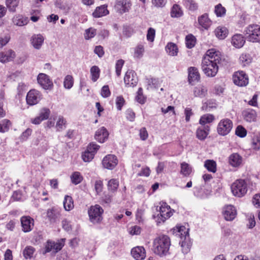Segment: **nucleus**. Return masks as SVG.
Masks as SVG:
<instances>
[{"label": "nucleus", "instance_id": "47", "mask_svg": "<svg viewBox=\"0 0 260 260\" xmlns=\"http://www.w3.org/2000/svg\"><path fill=\"white\" fill-rule=\"evenodd\" d=\"M184 5L190 11H194L198 9V4L194 0H185Z\"/></svg>", "mask_w": 260, "mask_h": 260}, {"label": "nucleus", "instance_id": "37", "mask_svg": "<svg viewBox=\"0 0 260 260\" xmlns=\"http://www.w3.org/2000/svg\"><path fill=\"white\" fill-rule=\"evenodd\" d=\"M215 34L219 39H223L227 36L228 30L225 27H218L215 30Z\"/></svg>", "mask_w": 260, "mask_h": 260}, {"label": "nucleus", "instance_id": "21", "mask_svg": "<svg viewBox=\"0 0 260 260\" xmlns=\"http://www.w3.org/2000/svg\"><path fill=\"white\" fill-rule=\"evenodd\" d=\"M200 74L197 68L190 67L188 69V81L192 85L194 84L200 80Z\"/></svg>", "mask_w": 260, "mask_h": 260}, {"label": "nucleus", "instance_id": "17", "mask_svg": "<svg viewBox=\"0 0 260 260\" xmlns=\"http://www.w3.org/2000/svg\"><path fill=\"white\" fill-rule=\"evenodd\" d=\"M60 216V210L58 208L53 207L47 210V216L51 223L58 221Z\"/></svg>", "mask_w": 260, "mask_h": 260}, {"label": "nucleus", "instance_id": "46", "mask_svg": "<svg viewBox=\"0 0 260 260\" xmlns=\"http://www.w3.org/2000/svg\"><path fill=\"white\" fill-rule=\"evenodd\" d=\"M74 84V79L72 76L68 75L64 78L63 81V86L65 88L70 89Z\"/></svg>", "mask_w": 260, "mask_h": 260}, {"label": "nucleus", "instance_id": "26", "mask_svg": "<svg viewBox=\"0 0 260 260\" xmlns=\"http://www.w3.org/2000/svg\"><path fill=\"white\" fill-rule=\"evenodd\" d=\"M231 43L236 48H240L244 45L245 40L242 35L236 34L233 36Z\"/></svg>", "mask_w": 260, "mask_h": 260}, {"label": "nucleus", "instance_id": "12", "mask_svg": "<svg viewBox=\"0 0 260 260\" xmlns=\"http://www.w3.org/2000/svg\"><path fill=\"white\" fill-rule=\"evenodd\" d=\"M41 99L40 92L35 89L30 90L27 94L26 100L28 105H34L37 104Z\"/></svg>", "mask_w": 260, "mask_h": 260}, {"label": "nucleus", "instance_id": "31", "mask_svg": "<svg viewBox=\"0 0 260 260\" xmlns=\"http://www.w3.org/2000/svg\"><path fill=\"white\" fill-rule=\"evenodd\" d=\"M166 50L167 53L170 56H176L178 52L177 46L172 42L168 43L166 46Z\"/></svg>", "mask_w": 260, "mask_h": 260}, {"label": "nucleus", "instance_id": "27", "mask_svg": "<svg viewBox=\"0 0 260 260\" xmlns=\"http://www.w3.org/2000/svg\"><path fill=\"white\" fill-rule=\"evenodd\" d=\"M230 164L233 167H238L242 161V157L237 153L232 154L229 158Z\"/></svg>", "mask_w": 260, "mask_h": 260}, {"label": "nucleus", "instance_id": "22", "mask_svg": "<svg viewBox=\"0 0 260 260\" xmlns=\"http://www.w3.org/2000/svg\"><path fill=\"white\" fill-rule=\"evenodd\" d=\"M109 135L107 129L103 126L96 131L95 139L100 143H104L108 139Z\"/></svg>", "mask_w": 260, "mask_h": 260}, {"label": "nucleus", "instance_id": "35", "mask_svg": "<svg viewBox=\"0 0 260 260\" xmlns=\"http://www.w3.org/2000/svg\"><path fill=\"white\" fill-rule=\"evenodd\" d=\"M204 167L209 172L215 173L216 171V163L213 160H206L204 162Z\"/></svg>", "mask_w": 260, "mask_h": 260}, {"label": "nucleus", "instance_id": "2", "mask_svg": "<svg viewBox=\"0 0 260 260\" xmlns=\"http://www.w3.org/2000/svg\"><path fill=\"white\" fill-rule=\"evenodd\" d=\"M170 245V238L167 235H161L155 238L153 241V252L160 256H165L169 253Z\"/></svg>", "mask_w": 260, "mask_h": 260}, {"label": "nucleus", "instance_id": "42", "mask_svg": "<svg viewBox=\"0 0 260 260\" xmlns=\"http://www.w3.org/2000/svg\"><path fill=\"white\" fill-rule=\"evenodd\" d=\"M71 179L74 184L77 185L82 181L83 177L80 172H75L71 175Z\"/></svg>", "mask_w": 260, "mask_h": 260}, {"label": "nucleus", "instance_id": "56", "mask_svg": "<svg viewBox=\"0 0 260 260\" xmlns=\"http://www.w3.org/2000/svg\"><path fill=\"white\" fill-rule=\"evenodd\" d=\"M155 36V30L152 27L148 28L146 35L147 40L150 42H153Z\"/></svg>", "mask_w": 260, "mask_h": 260}, {"label": "nucleus", "instance_id": "54", "mask_svg": "<svg viewBox=\"0 0 260 260\" xmlns=\"http://www.w3.org/2000/svg\"><path fill=\"white\" fill-rule=\"evenodd\" d=\"M94 156V154L93 152L88 151V149H87L82 154V157L84 161L89 162L93 158Z\"/></svg>", "mask_w": 260, "mask_h": 260}, {"label": "nucleus", "instance_id": "23", "mask_svg": "<svg viewBox=\"0 0 260 260\" xmlns=\"http://www.w3.org/2000/svg\"><path fill=\"white\" fill-rule=\"evenodd\" d=\"M16 56L15 52L12 49L0 53V61L3 63L13 60Z\"/></svg>", "mask_w": 260, "mask_h": 260}, {"label": "nucleus", "instance_id": "13", "mask_svg": "<svg viewBox=\"0 0 260 260\" xmlns=\"http://www.w3.org/2000/svg\"><path fill=\"white\" fill-rule=\"evenodd\" d=\"M63 246V244L62 243H55V242L48 240L45 245L44 251H43V254H45L51 251L56 253L61 249Z\"/></svg>", "mask_w": 260, "mask_h": 260}, {"label": "nucleus", "instance_id": "55", "mask_svg": "<svg viewBox=\"0 0 260 260\" xmlns=\"http://www.w3.org/2000/svg\"><path fill=\"white\" fill-rule=\"evenodd\" d=\"M235 134L240 138H244L247 135V131L243 126L238 125L236 129Z\"/></svg>", "mask_w": 260, "mask_h": 260}, {"label": "nucleus", "instance_id": "8", "mask_svg": "<svg viewBox=\"0 0 260 260\" xmlns=\"http://www.w3.org/2000/svg\"><path fill=\"white\" fill-rule=\"evenodd\" d=\"M103 212V209L99 205L91 206L88 210L90 220L93 223H99L102 219Z\"/></svg>", "mask_w": 260, "mask_h": 260}, {"label": "nucleus", "instance_id": "40", "mask_svg": "<svg viewBox=\"0 0 260 260\" xmlns=\"http://www.w3.org/2000/svg\"><path fill=\"white\" fill-rule=\"evenodd\" d=\"M182 15L183 12L179 6L177 4L174 5L171 12V17L178 18L181 17Z\"/></svg>", "mask_w": 260, "mask_h": 260}, {"label": "nucleus", "instance_id": "60", "mask_svg": "<svg viewBox=\"0 0 260 260\" xmlns=\"http://www.w3.org/2000/svg\"><path fill=\"white\" fill-rule=\"evenodd\" d=\"M4 101V93L3 91H0V117H3L5 115V111L3 108Z\"/></svg>", "mask_w": 260, "mask_h": 260}, {"label": "nucleus", "instance_id": "18", "mask_svg": "<svg viewBox=\"0 0 260 260\" xmlns=\"http://www.w3.org/2000/svg\"><path fill=\"white\" fill-rule=\"evenodd\" d=\"M21 223L22 231L25 232H29L32 230L34 226V219L29 216H23L21 218Z\"/></svg>", "mask_w": 260, "mask_h": 260}, {"label": "nucleus", "instance_id": "30", "mask_svg": "<svg viewBox=\"0 0 260 260\" xmlns=\"http://www.w3.org/2000/svg\"><path fill=\"white\" fill-rule=\"evenodd\" d=\"M244 119L248 122L254 121L256 118V113L252 109H248L243 113Z\"/></svg>", "mask_w": 260, "mask_h": 260}, {"label": "nucleus", "instance_id": "57", "mask_svg": "<svg viewBox=\"0 0 260 260\" xmlns=\"http://www.w3.org/2000/svg\"><path fill=\"white\" fill-rule=\"evenodd\" d=\"M50 114V110L48 108H44L40 110L39 116L44 120L48 118Z\"/></svg>", "mask_w": 260, "mask_h": 260}, {"label": "nucleus", "instance_id": "51", "mask_svg": "<svg viewBox=\"0 0 260 260\" xmlns=\"http://www.w3.org/2000/svg\"><path fill=\"white\" fill-rule=\"evenodd\" d=\"M66 120L62 116H59L56 122V127L57 131H60L66 127Z\"/></svg>", "mask_w": 260, "mask_h": 260}, {"label": "nucleus", "instance_id": "44", "mask_svg": "<svg viewBox=\"0 0 260 260\" xmlns=\"http://www.w3.org/2000/svg\"><path fill=\"white\" fill-rule=\"evenodd\" d=\"M35 251V249L30 246H26L23 250V254L25 258H31Z\"/></svg>", "mask_w": 260, "mask_h": 260}, {"label": "nucleus", "instance_id": "62", "mask_svg": "<svg viewBox=\"0 0 260 260\" xmlns=\"http://www.w3.org/2000/svg\"><path fill=\"white\" fill-rule=\"evenodd\" d=\"M139 136L142 141H145L148 138V134L145 127H142L140 129Z\"/></svg>", "mask_w": 260, "mask_h": 260}, {"label": "nucleus", "instance_id": "34", "mask_svg": "<svg viewBox=\"0 0 260 260\" xmlns=\"http://www.w3.org/2000/svg\"><path fill=\"white\" fill-rule=\"evenodd\" d=\"M54 5L55 8L60 11L66 12L70 10V7L67 3L62 0H56L54 2Z\"/></svg>", "mask_w": 260, "mask_h": 260}, {"label": "nucleus", "instance_id": "7", "mask_svg": "<svg viewBox=\"0 0 260 260\" xmlns=\"http://www.w3.org/2000/svg\"><path fill=\"white\" fill-rule=\"evenodd\" d=\"M233 122L229 118H223L218 123L217 127V133L222 136L228 135L232 129Z\"/></svg>", "mask_w": 260, "mask_h": 260}, {"label": "nucleus", "instance_id": "25", "mask_svg": "<svg viewBox=\"0 0 260 260\" xmlns=\"http://www.w3.org/2000/svg\"><path fill=\"white\" fill-rule=\"evenodd\" d=\"M109 13L107 9V5H103L97 7L92 13V16L94 18H97L105 16Z\"/></svg>", "mask_w": 260, "mask_h": 260}, {"label": "nucleus", "instance_id": "5", "mask_svg": "<svg viewBox=\"0 0 260 260\" xmlns=\"http://www.w3.org/2000/svg\"><path fill=\"white\" fill-rule=\"evenodd\" d=\"M178 233L182 240V241L180 242V244H181L182 252L184 254H186L189 251L191 246V244L189 240L188 229L186 230L184 226H180L178 228Z\"/></svg>", "mask_w": 260, "mask_h": 260}, {"label": "nucleus", "instance_id": "20", "mask_svg": "<svg viewBox=\"0 0 260 260\" xmlns=\"http://www.w3.org/2000/svg\"><path fill=\"white\" fill-rule=\"evenodd\" d=\"M44 41L43 36L41 34L33 35L30 39V43L34 48L37 50L41 49Z\"/></svg>", "mask_w": 260, "mask_h": 260}, {"label": "nucleus", "instance_id": "45", "mask_svg": "<svg viewBox=\"0 0 260 260\" xmlns=\"http://www.w3.org/2000/svg\"><path fill=\"white\" fill-rule=\"evenodd\" d=\"M119 186V181L117 179H112L108 181V190L114 192L115 191Z\"/></svg>", "mask_w": 260, "mask_h": 260}, {"label": "nucleus", "instance_id": "4", "mask_svg": "<svg viewBox=\"0 0 260 260\" xmlns=\"http://www.w3.org/2000/svg\"><path fill=\"white\" fill-rule=\"evenodd\" d=\"M160 206L159 207V213L156 216L153 215V218L155 219L157 224L165 222V221L170 217L173 213L171 211V208L166 203H160ZM158 208V207H157ZM156 210L158 211L157 208Z\"/></svg>", "mask_w": 260, "mask_h": 260}, {"label": "nucleus", "instance_id": "10", "mask_svg": "<svg viewBox=\"0 0 260 260\" xmlns=\"http://www.w3.org/2000/svg\"><path fill=\"white\" fill-rule=\"evenodd\" d=\"M117 157L113 154H108L105 156L102 160V165L104 168L108 170H113L118 164Z\"/></svg>", "mask_w": 260, "mask_h": 260}, {"label": "nucleus", "instance_id": "49", "mask_svg": "<svg viewBox=\"0 0 260 260\" xmlns=\"http://www.w3.org/2000/svg\"><path fill=\"white\" fill-rule=\"evenodd\" d=\"M96 34V29L90 27L85 31L84 38L85 40H89L93 38Z\"/></svg>", "mask_w": 260, "mask_h": 260}, {"label": "nucleus", "instance_id": "6", "mask_svg": "<svg viewBox=\"0 0 260 260\" xmlns=\"http://www.w3.org/2000/svg\"><path fill=\"white\" fill-rule=\"evenodd\" d=\"M233 194L238 197L243 196L247 191V184L244 180H237L231 186Z\"/></svg>", "mask_w": 260, "mask_h": 260}, {"label": "nucleus", "instance_id": "64", "mask_svg": "<svg viewBox=\"0 0 260 260\" xmlns=\"http://www.w3.org/2000/svg\"><path fill=\"white\" fill-rule=\"evenodd\" d=\"M110 91L108 85H104L101 90V95L103 98H108L110 95Z\"/></svg>", "mask_w": 260, "mask_h": 260}, {"label": "nucleus", "instance_id": "53", "mask_svg": "<svg viewBox=\"0 0 260 260\" xmlns=\"http://www.w3.org/2000/svg\"><path fill=\"white\" fill-rule=\"evenodd\" d=\"M144 52V46L142 44H139L135 48V57L138 58H140L143 55Z\"/></svg>", "mask_w": 260, "mask_h": 260}, {"label": "nucleus", "instance_id": "14", "mask_svg": "<svg viewBox=\"0 0 260 260\" xmlns=\"http://www.w3.org/2000/svg\"><path fill=\"white\" fill-rule=\"evenodd\" d=\"M38 83L45 89H50L53 87V83L49 77L45 74L40 73L37 78Z\"/></svg>", "mask_w": 260, "mask_h": 260}, {"label": "nucleus", "instance_id": "15", "mask_svg": "<svg viewBox=\"0 0 260 260\" xmlns=\"http://www.w3.org/2000/svg\"><path fill=\"white\" fill-rule=\"evenodd\" d=\"M131 6L132 3L130 0H116L115 8L120 14L128 12Z\"/></svg>", "mask_w": 260, "mask_h": 260}, {"label": "nucleus", "instance_id": "41", "mask_svg": "<svg viewBox=\"0 0 260 260\" xmlns=\"http://www.w3.org/2000/svg\"><path fill=\"white\" fill-rule=\"evenodd\" d=\"M19 0H6V5L9 11L14 12L16 7L18 6Z\"/></svg>", "mask_w": 260, "mask_h": 260}, {"label": "nucleus", "instance_id": "43", "mask_svg": "<svg viewBox=\"0 0 260 260\" xmlns=\"http://www.w3.org/2000/svg\"><path fill=\"white\" fill-rule=\"evenodd\" d=\"M90 74L91 76V80L93 82H95L100 77V69L98 67L94 66L90 69Z\"/></svg>", "mask_w": 260, "mask_h": 260}, {"label": "nucleus", "instance_id": "9", "mask_svg": "<svg viewBox=\"0 0 260 260\" xmlns=\"http://www.w3.org/2000/svg\"><path fill=\"white\" fill-rule=\"evenodd\" d=\"M233 80L235 84L241 87L248 84V76L242 71L235 72L233 76Z\"/></svg>", "mask_w": 260, "mask_h": 260}, {"label": "nucleus", "instance_id": "3", "mask_svg": "<svg viewBox=\"0 0 260 260\" xmlns=\"http://www.w3.org/2000/svg\"><path fill=\"white\" fill-rule=\"evenodd\" d=\"M244 33L248 41L253 43L260 42V25L250 24L245 28Z\"/></svg>", "mask_w": 260, "mask_h": 260}, {"label": "nucleus", "instance_id": "16", "mask_svg": "<svg viewBox=\"0 0 260 260\" xmlns=\"http://www.w3.org/2000/svg\"><path fill=\"white\" fill-rule=\"evenodd\" d=\"M138 81V77L134 71H127L124 78V82L126 85L134 87L137 84Z\"/></svg>", "mask_w": 260, "mask_h": 260}, {"label": "nucleus", "instance_id": "36", "mask_svg": "<svg viewBox=\"0 0 260 260\" xmlns=\"http://www.w3.org/2000/svg\"><path fill=\"white\" fill-rule=\"evenodd\" d=\"M239 60L241 65L245 67L251 62L252 58L250 54L243 53L240 56Z\"/></svg>", "mask_w": 260, "mask_h": 260}, {"label": "nucleus", "instance_id": "38", "mask_svg": "<svg viewBox=\"0 0 260 260\" xmlns=\"http://www.w3.org/2000/svg\"><path fill=\"white\" fill-rule=\"evenodd\" d=\"M226 11L225 8L221 4H218L215 6L214 13L217 17H223L225 15Z\"/></svg>", "mask_w": 260, "mask_h": 260}, {"label": "nucleus", "instance_id": "50", "mask_svg": "<svg viewBox=\"0 0 260 260\" xmlns=\"http://www.w3.org/2000/svg\"><path fill=\"white\" fill-rule=\"evenodd\" d=\"M11 125V122L9 120L4 119L0 122V132L5 133L7 132Z\"/></svg>", "mask_w": 260, "mask_h": 260}, {"label": "nucleus", "instance_id": "29", "mask_svg": "<svg viewBox=\"0 0 260 260\" xmlns=\"http://www.w3.org/2000/svg\"><path fill=\"white\" fill-rule=\"evenodd\" d=\"M199 24L205 29H207L211 24V21L207 14L205 13L198 18Z\"/></svg>", "mask_w": 260, "mask_h": 260}, {"label": "nucleus", "instance_id": "33", "mask_svg": "<svg viewBox=\"0 0 260 260\" xmlns=\"http://www.w3.org/2000/svg\"><path fill=\"white\" fill-rule=\"evenodd\" d=\"M63 207L65 210L69 211L74 208V202L71 196L66 195L63 200Z\"/></svg>", "mask_w": 260, "mask_h": 260}, {"label": "nucleus", "instance_id": "63", "mask_svg": "<svg viewBox=\"0 0 260 260\" xmlns=\"http://www.w3.org/2000/svg\"><path fill=\"white\" fill-rule=\"evenodd\" d=\"M100 146L94 143H91L88 146L87 149L88 151H91L93 152V153L95 155L97 150L99 149Z\"/></svg>", "mask_w": 260, "mask_h": 260}, {"label": "nucleus", "instance_id": "59", "mask_svg": "<svg viewBox=\"0 0 260 260\" xmlns=\"http://www.w3.org/2000/svg\"><path fill=\"white\" fill-rule=\"evenodd\" d=\"M124 60L122 59H119L116 63V73L117 76H119L121 74V71L124 64Z\"/></svg>", "mask_w": 260, "mask_h": 260}, {"label": "nucleus", "instance_id": "28", "mask_svg": "<svg viewBox=\"0 0 260 260\" xmlns=\"http://www.w3.org/2000/svg\"><path fill=\"white\" fill-rule=\"evenodd\" d=\"M12 21L15 25L22 26L27 24L28 19L21 15H16L13 18Z\"/></svg>", "mask_w": 260, "mask_h": 260}, {"label": "nucleus", "instance_id": "61", "mask_svg": "<svg viewBox=\"0 0 260 260\" xmlns=\"http://www.w3.org/2000/svg\"><path fill=\"white\" fill-rule=\"evenodd\" d=\"M125 103V101L123 98L121 96H117L116 100V105L117 107V109L118 110H121L122 107L124 105Z\"/></svg>", "mask_w": 260, "mask_h": 260}, {"label": "nucleus", "instance_id": "32", "mask_svg": "<svg viewBox=\"0 0 260 260\" xmlns=\"http://www.w3.org/2000/svg\"><path fill=\"white\" fill-rule=\"evenodd\" d=\"M180 173L184 176H189L192 172V167L186 162H183L180 165Z\"/></svg>", "mask_w": 260, "mask_h": 260}, {"label": "nucleus", "instance_id": "58", "mask_svg": "<svg viewBox=\"0 0 260 260\" xmlns=\"http://www.w3.org/2000/svg\"><path fill=\"white\" fill-rule=\"evenodd\" d=\"M11 39L9 34L5 35L3 36L0 37V48H3L4 46L6 45L10 41Z\"/></svg>", "mask_w": 260, "mask_h": 260}, {"label": "nucleus", "instance_id": "11", "mask_svg": "<svg viewBox=\"0 0 260 260\" xmlns=\"http://www.w3.org/2000/svg\"><path fill=\"white\" fill-rule=\"evenodd\" d=\"M222 214L226 220L232 221L236 217L237 210L234 206L228 205L223 207Z\"/></svg>", "mask_w": 260, "mask_h": 260}, {"label": "nucleus", "instance_id": "39", "mask_svg": "<svg viewBox=\"0 0 260 260\" xmlns=\"http://www.w3.org/2000/svg\"><path fill=\"white\" fill-rule=\"evenodd\" d=\"M207 90L203 86L196 87L193 90L195 96L204 97L207 94Z\"/></svg>", "mask_w": 260, "mask_h": 260}, {"label": "nucleus", "instance_id": "19", "mask_svg": "<svg viewBox=\"0 0 260 260\" xmlns=\"http://www.w3.org/2000/svg\"><path fill=\"white\" fill-rule=\"evenodd\" d=\"M131 254L133 257L137 260H143L146 257L145 250L142 246L133 248L131 250Z\"/></svg>", "mask_w": 260, "mask_h": 260}, {"label": "nucleus", "instance_id": "24", "mask_svg": "<svg viewBox=\"0 0 260 260\" xmlns=\"http://www.w3.org/2000/svg\"><path fill=\"white\" fill-rule=\"evenodd\" d=\"M210 126L208 125H202L196 131L197 138L200 140H204L209 134Z\"/></svg>", "mask_w": 260, "mask_h": 260}, {"label": "nucleus", "instance_id": "48", "mask_svg": "<svg viewBox=\"0 0 260 260\" xmlns=\"http://www.w3.org/2000/svg\"><path fill=\"white\" fill-rule=\"evenodd\" d=\"M186 46L188 48H193L196 44V38L192 35H188L185 38Z\"/></svg>", "mask_w": 260, "mask_h": 260}, {"label": "nucleus", "instance_id": "1", "mask_svg": "<svg viewBox=\"0 0 260 260\" xmlns=\"http://www.w3.org/2000/svg\"><path fill=\"white\" fill-rule=\"evenodd\" d=\"M220 61L219 52L214 49L208 50L202 62V69L205 74L208 77H214L218 71V64Z\"/></svg>", "mask_w": 260, "mask_h": 260}, {"label": "nucleus", "instance_id": "52", "mask_svg": "<svg viewBox=\"0 0 260 260\" xmlns=\"http://www.w3.org/2000/svg\"><path fill=\"white\" fill-rule=\"evenodd\" d=\"M214 119L212 115H205L201 117L199 122L201 124L205 125L206 123L212 122Z\"/></svg>", "mask_w": 260, "mask_h": 260}]
</instances>
